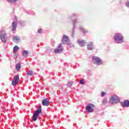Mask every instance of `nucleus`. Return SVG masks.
Returning <instances> with one entry per match:
<instances>
[{
  "label": "nucleus",
  "mask_w": 129,
  "mask_h": 129,
  "mask_svg": "<svg viewBox=\"0 0 129 129\" xmlns=\"http://www.w3.org/2000/svg\"><path fill=\"white\" fill-rule=\"evenodd\" d=\"M20 70H21V63H18L16 65V70L17 71H20Z\"/></svg>",
  "instance_id": "18"
},
{
  "label": "nucleus",
  "mask_w": 129,
  "mask_h": 129,
  "mask_svg": "<svg viewBox=\"0 0 129 129\" xmlns=\"http://www.w3.org/2000/svg\"><path fill=\"white\" fill-rule=\"evenodd\" d=\"M93 61H95L98 65H101V64H102V61L101 59L96 56L93 57Z\"/></svg>",
  "instance_id": "7"
},
{
  "label": "nucleus",
  "mask_w": 129,
  "mask_h": 129,
  "mask_svg": "<svg viewBox=\"0 0 129 129\" xmlns=\"http://www.w3.org/2000/svg\"><path fill=\"white\" fill-rule=\"evenodd\" d=\"M38 33H42V29H39L38 30Z\"/></svg>",
  "instance_id": "25"
},
{
  "label": "nucleus",
  "mask_w": 129,
  "mask_h": 129,
  "mask_svg": "<svg viewBox=\"0 0 129 129\" xmlns=\"http://www.w3.org/2000/svg\"><path fill=\"white\" fill-rule=\"evenodd\" d=\"M17 1H19V0H7L8 3H15V2H17Z\"/></svg>",
  "instance_id": "20"
},
{
  "label": "nucleus",
  "mask_w": 129,
  "mask_h": 129,
  "mask_svg": "<svg viewBox=\"0 0 129 129\" xmlns=\"http://www.w3.org/2000/svg\"><path fill=\"white\" fill-rule=\"evenodd\" d=\"M42 112V106H39L37 110L34 111L32 116L33 121H36L39 118V115Z\"/></svg>",
  "instance_id": "1"
},
{
  "label": "nucleus",
  "mask_w": 129,
  "mask_h": 129,
  "mask_svg": "<svg viewBox=\"0 0 129 129\" xmlns=\"http://www.w3.org/2000/svg\"><path fill=\"white\" fill-rule=\"evenodd\" d=\"M78 43L81 47H83V46L85 45V44H86V42L85 40H78Z\"/></svg>",
  "instance_id": "10"
},
{
  "label": "nucleus",
  "mask_w": 129,
  "mask_h": 129,
  "mask_svg": "<svg viewBox=\"0 0 129 129\" xmlns=\"http://www.w3.org/2000/svg\"><path fill=\"white\" fill-rule=\"evenodd\" d=\"M67 85L68 87H71V86H72V84L71 83H68Z\"/></svg>",
  "instance_id": "22"
},
{
  "label": "nucleus",
  "mask_w": 129,
  "mask_h": 129,
  "mask_svg": "<svg viewBox=\"0 0 129 129\" xmlns=\"http://www.w3.org/2000/svg\"><path fill=\"white\" fill-rule=\"evenodd\" d=\"M63 51V48H62V43L58 45V47L54 50L55 53H62Z\"/></svg>",
  "instance_id": "8"
},
{
  "label": "nucleus",
  "mask_w": 129,
  "mask_h": 129,
  "mask_svg": "<svg viewBox=\"0 0 129 129\" xmlns=\"http://www.w3.org/2000/svg\"><path fill=\"white\" fill-rule=\"evenodd\" d=\"M114 40L116 43L119 44L123 42V37H122L120 33H117L114 36Z\"/></svg>",
  "instance_id": "2"
},
{
  "label": "nucleus",
  "mask_w": 129,
  "mask_h": 129,
  "mask_svg": "<svg viewBox=\"0 0 129 129\" xmlns=\"http://www.w3.org/2000/svg\"><path fill=\"white\" fill-rule=\"evenodd\" d=\"M122 106H125L126 107H129V101L128 100H125L121 104Z\"/></svg>",
  "instance_id": "11"
},
{
  "label": "nucleus",
  "mask_w": 129,
  "mask_h": 129,
  "mask_svg": "<svg viewBox=\"0 0 129 129\" xmlns=\"http://www.w3.org/2000/svg\"><path fill=\"white\" fill-rule=\"evenodd\" d=\"M95 106L93 104H89L88 106L86 107V110H87V112H93V110Z\"/></svg>",
  "instance_id": "5"
},
{
  "label": "nucleus",
  "mask_w": 129,
  "mask_h": 129,
  "mask_svg": "<svg viewBox=\"0 0 129 129\" xmlns=\"http://www.w3.org/2000/svg\"><path fill=\"white\" fill-rule=\"evenodd\" d=\"M28 54H29V52L27 50H24L22 53L23 55L25 57H27Z\"/></svg>",
  "instance_id": "17"
},
{
  "label": "nucleus",
  "mask_w": 129,
  "mask_h": 129,
  "mask_svg": "<svg viewBox=\"0 0 129 129\" xmlns=\"http://www.w3.org/2000/svg\"><path fill=\"white\" fill-rule=\"evenodd\" d=\"M27 76H32V75H34V73L32 71H29L27 73Z\"/></svg>",
  "instance_id": "16"
},
{
  "label": "nucleus",
  "mask_w": 129,
  "mask_h": 129,
  "mask_svg": "<svg viewBox=\"0 0 129 129\" xmlns=\"http://www.w3.org/2000/svg\"><path fill=\"white\" fill-rule=\"evenodd\" d=\"M14 41H19L20 40V38L18 37L17 36H14L13 38Z\"/></svg>",
  "instance_id": "19"
},
{
  "label": "nucleus",
  "mask_w": 129,
  "mask_h": 129,
  "mask_svg": "<svg viewBox=\"0 0 129 129\" xmlns=\"http://www.w3.org/2000/svg\"><path fill=\"white\" fill-rule=\"evenodd\" d=\"M69 45H71V46H72V44L69 43Z\"/></svg>",
  "instance_id": "28"
},
{
  "label": "nucleus",
  "mask_w": 129,
  "mask_h": 129,
  "mask_svg": "<svg viewBox=\"0 0 129 129\" xmlns=\"http://www.w3.org/2000/svg\"><path fill=\"white\" fill-rule=\"evenodd\" d=\"M69 38H68V36L66 35H63L62 39V43H65L66 42H69Z\"/></svg>",
  "instance_id": "12"
},
{
  "label": "nucleus",
  "mask_w": 129,
  "mask_h": 129,
  "mask_svg": "<svg viewBox=\"0 0 129 129\" xmlns=\"http://www.w3.org/2000/svg\"><path fill=\"white\" fill-rule=\"evenodd\" d=\"M81 30L82 32V33H87V30H85L83 28H81Z\"/></svg>",
  "instance_id": "21"
},
{
  "label": "nucleus",
  "mask_w": 129,
  "mask_h": 129,
  "mask_svg": "<svg viewBox=\"0 0 129 129\" xmlns=\"http://www.w3.org/2000/svg\"><path fill=\"white\" fill-rule=\"evenodd\" d=\"M80 84H84V81L83 80H81L80 81Z\"/></svg>",
  "instance_id": "23"
},
{
  "label": "nucleus",
  "mask_w": 129,
  "mask_h": 129,
  "mask_svg": "<svg viewBox=\"0 0 129 129\" xmlns=\"http://www.w3.org/2000/svg\"><path fill=\"white\" fill-rule=\"evenodd\" d=\"M0 38L3 43H6V42H7V38L6 31L4 30L0 31Z\"/></svg>",
  "instance_id": "4"
},
{
  "label": "nucleus",
  "mask_w": 129,
  "mask_h": 129,
  "mask_svg": "<svg viewBox=\"0 0 129 129\" xmlns=\"http://www.w3.org/2000/svg\"><path fill=\"white\" fill-rule=\"evenodd\" d=\"M119 98H118L117 95H114L110 99V103L111 104H116V103H118V102H119Z\"/></svg>",
  "instance_id": "3"
},
{
  "label": "nucleus",
  "mask_w": 129,
  "mask_h": 129,
  "mask_svg": "<svg viewBox=\"0 0 129 129\" xmlns=\"http://www.w3.org/2000/svg\"><path fill=\"white\" fill-rule=\"evenodd\" d=\"M102 102H103V103H106V100H103L102 101Z\"/></svg>",
  "instance_id": "27"
},
{
  "label": "nucleus",
  "mask_w": 129,
  "mask_h": 129,
  "mask_svg": "<svg viewBox=\"0 0 129 129\" xmlns=\"http://www.w3.org/2000/svg\"><path fill=\"white\" fill-rule=\"evenodd\" d=\"M104 95H105V92H101V96L102 97H103V96H104Z\"/></svg>",
  "instance_id": "24"
},
{
  "label": "nucleus",
  "mask_w": 129,
  "mask_h": 129,
  "mask_svg": "<svg viewBox=\"0 0 129 129\" xmlns=\"http://www.w3.org/2000/svg\"><path fill=\"white\" fill-rule=\"evenodd\" d=\"M18 50L19 47H18V46L17 45L15 46L13 48V53H14V54H16V53H17V51H18Z\"/></svg>",
  "instance_id": "15"
},
{
  "label": "nucleus",
  "mask_w": 129,
  "mask_h": 129,
  "mask_svg": "<svg viewBox=\"0 0 129 129\" xmlns=\"http://www.w3.org/2000/svg\"><path fill=\"white\" fill-rule=\"evenodd\" d=\"M17 29V24H16V22H13L12 23V31H16Z\"/></svg>",
  "instance_id": "14"
},
{
  "label": "nucleus",
  "mask_w": 129,
  "mask_h": 129,
  "mask_svg": "<svg viewBox=\"0 0 129 129\" xmlns=\"http://www.w3.org/2000/svg\"><path fill=\"white\" fill-rule=\"evenodd\" d=\"M49 104L50 101H48V98L44 99L42 102V104L44 106H47V105H49Z\"/></svg>",
  "instance_id": "9"
},
{
  "label": "nucleus",
  "mask_w": 129,
  "mask_h": 129,
  "mask_svg": "<svg viewBox=\"0 0 129 129\" xmlns=\"http://www.w3.org/2000/svg\"><path fill=\"white\" fill-rule=\"evenodd\" d=\"M20 81V77L19 76H16L14 77V79L12 81V84L13 86H15L18 84V82Z\"/></svg>",
  "instance_id": "6"
},
{
  "label": "nucleus",
  "mask_w": 129,
  "mask_h": 129,
  "mask_svg": "<svg viewBox=\"0 0 129 129\" xmlns=\"http://www.w3.org/2000/svg\"><path fill=\"white\" fill-rule=\"evenodd\" d=\"M88 50H93V43H90L87 45Z\"/></svg>",
  "instance_id": "13"
},
{
  "label": "nucleus",
  "mask_w": 129,
  "mask_h": 129,
  "mask_svg": "<svg viewBox=\"0 0 129 129\" xmlns=\"http://www.w3.org/2000/svg\"><path fill=\"white\" fill-rule=\"evenodd\" d=\"M126 7H128V8H129V2L126 4Z\"/></svg>",
  "instance_id": "26"
}]
</instances>
